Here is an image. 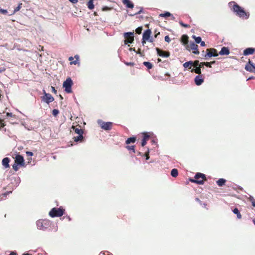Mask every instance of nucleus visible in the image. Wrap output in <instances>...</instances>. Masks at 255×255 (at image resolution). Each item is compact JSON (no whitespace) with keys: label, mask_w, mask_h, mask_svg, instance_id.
Here are the masks:
<instances>
[{"label":"nucleus","mask_w":255,"mask_h":255,"mask_svg":"<svg viewBox=\"0 0 255 255\" xmlns=\"http://www.w3.org/2000/svg\"><path fill=\"white\" fill-rule=\"evenodd\" d=\"M219 55L217 50L215 48H209L206 50V54L204 55V59L208 60V57H217Z\"/></svg>","instance_id":"obj_6"},{"label":"nucleus","mask_w":255,"mask_h":255,"mask_svg":"<svg viewBox=\"0 0 255 255\" xmlns=\"http://www.w3.org/2000/svg\"><path fill=\"white\" fill-rule=\"evenodd\" d=\"M249 200L251 202H252L253 200H255V199L254 198V197L252 196H250V197H249Z\"/></svg>","instance_id":"obj_57"},{"label":"nucleus","mask_w":255,"mask_h":255,"mask_svg":"<svg viewBox=\"0 0 255 255\" xmlns=\"http://www.w3.org/2000/svg\"><path fill=\"white\" fill-rule=\"evenodd\" d=\"M6 117H5V115H4V113H0V124L2 125V127H3L4 125L3 124V122L4 119H6Z\"/></svg>","instance_id":"obj_29"},{"label":"nucleus","mask_w":255,"mask_h":255,"mask_svg":"<svg viewBox=\"0 0 255 255\" xmlns=\"http://www.w3.org/2000/svg\"><path fill=\"white\" fill-rule=\"evenodd\" d=\"M189 46V49L193 50V53L195 54H199V51L198 50V46L194 42L192 41L190 42Z\"/></svg>","instance_id":"obj_13"},{"label":"nucleus","mask_w":255,"mask_h":255,"mask_svg":"<svg viewBox=\"0 0 255 255\" xmlns=\"http://www.w3.org/2000/svg\"><path fill=\"white\" fill-rule=\"evenodd\" d=\"M72 128L74 130L75 132L78 135H82L83 134V129L79 128H76L74 127H72Z\"/></svg>","instance_id":"obj_28"},{"label":"nucleus","mask_w":255,"mask_h":255,"mask_svg":"<svg viewBox=\"0 0 255 255\" xmlns=\"http://www.w3.org/2000/svg\"><path fill=\"white\" fill-rule=\"evenodd\" d=\"M179 24H180V25H181L182 26L185 27V28H188L190 26L189 25H188L187 24H185V23H183L182 21H180Z\"/></svg>","instance_id":"obj_42"},{"label":"nucleus","mask_w":255,"mask_h":255,"mask_svg":"<svg viewBox=\"0 0 255 255\" xmlns=\"http://www.w3.org/2000/svg\"><path fill=\"white\" fill-rule=\"evenodd\" d=\"M191 72H194L197 74L198 75L201 74L202 73L201 69L200 68L199 66L194 67L193 68L191 69Z\"/></svg>","instance_id":"obj_21"},{"label":"nucleus","mask_w":255,"mask_h":255,"mask_svg":"<svg viewBox=\"0 0 255 255\" xmlns=\"http://www.w3.org/2000/svg\"><path fill=\"white\" fill-rule=\"evenodd\" d=\"M51 90H52V92L54 93H56V90H55V88L54 87H51Z\"/></svg>","instance_id":"obj_54"},{"label":"nucleus","mask_w":255,"mask_h":255,"mask_svg":"<svg viewBox=\"0 0 255 255\" xmlns=\"http://www.w3.org/2000/svg\"><path fill=\"white\" fill-rule=\"evenodd\" d=\"M201 64L202 65H205L208 67L211 68L212 67L211 66V63L209 62H201Z\"/></svg>","instance_id":"obj_37"},{"label":"nucleus","mask_w":255,"mask_h":255,"mask_svg":"<svg viewBox=\"0 0 255 255\" xmlns=\"http://www.w3.org/2000/svg\"><path fill=\"white\" fill-rule=\"evenodd\" d=\"M255 51V48L252 47L247 48L244 50L243 54L247 56L253 54Z\"/></svg>","instance_id":"obj_16"},{"label":"nucleus","mask_w":255,"mask_h":255,"mask_svg":"<svg viewBox=\"0 0 255 255\" xmlns=\"http://www.w3.org/2000/svg\"><path fill=\"white\" fill-rule=\"evenodd\" d=\"M142 30V27L141 26L138 27L135 29V32L138 34H140L141 33Z\"/></svg>","instance_id":"obj_39"},{"label":"nucleus","mask_w":255,"mask_h":255,"mask_svg":"<svg viewBox=\"0 0 255 255\" xmlns=\"http://www.w3.org/2000/svg\"><path fill=\"white\" fill-rule=\"evenodd\" d=\"M9 255H17V254L15 252H11Z\"/></svg>","instance_id":"obj_59"},{"label":"nucleus","mask_w":255,"mask_h":255,"mask_svg":"<svg viewBox=\"0 0 255 255\" xmlns=\"http://www.w3.org/2000/svg\"><path fill=\"white\" fill-rule=\"evenodd\" d=\"M19 165V164H17V163H14V164L12 165V168L13 169L16 171L18 170V166Z\"/></svg>","instance_id":"obj_41"},{"label":"nucleus","mask_w":255,"mask_h":255,"mask_svg":"<svg viewBox=\"0 0 255 255\" xmlns=\"http://www.w3.org/2000/svg\"><path fill=\"white\" fill-rule=\"evenodd\" d=\"M135 140H136L135 137H134V136L130 137L126 140V143L127 144H129L130 143H134L135 142Z\"/></svg>","instance_id":"obj_25"},{"label":"nucleus","mask_w":255,"mask_h":255,"mask_svg":"<svg viewBox=\"0 0 255 255\" xmlns=\"http://www.w3.org/2000/svg\"><path fill=\"white\" fill-rule=\"evenodd\" d=\"M204 81V79L202 74L197 75L194 78V82L197 86L202 85Z\"/></svg>","instance_id":"obj_11"},{"label":"nucleus","mask_w":255,"mask_h":255,"mask_svg":"<svg viewBox=\"0 0 255 255\" xmlns=\"http://www.w3.org/2000/svg\"><path fill=\"white\" fill-rule=\"evenodd\" d=\"M15 163L19 164V166H24V160L23 157L20 154L16 155L15 158Z\"/></svg>","instance_id":"obj_12"},{"label":"nucleus","mask_w":255,"mask_h":255,"mask_svg":"<svg viewBox=\"0 0 255 255\" xmlns=\"http://www.w3.org/2000/svg\"><path fill=\"white\" fill-rule=\"evenodd\" d=\"M149 149H148V150L146 152H145V153L144 154V156L146 157V160H148L149 158Z\"/></svg>","instance_id":"obj_45"},{"label":"nucleus","mask_w":255,"mask_h":255,"mask_svg":"<svg viewBox=\"0 0 255 255\" xmlns=\"http://www.w3.org/2000/svg\"><path fill=\"white\" fill-rule=\"evenodd\" d=\"M252 202V205L254 206V207H255V200H253Z\"/></svg>","instance_id":"obj_63"},{"label":"nucleus","mask_w":255,"mask_h":255,"mask_svg":"<svg viewBox=\"0 0 255 255\" xmlns=\"http://www.w3.org/2000/svg\"><path fill=\"white\" fill-rule=\"evenodd\" d=\"M190 181L192 182H194V183H196L198 184H199V185H202L204 184V179H190Z\"/></svg>","instance_id":"obj_22"},{"label":"nucleus","mask_w":255,"mask_h":255,"mask_svg":"<svg viewBox=\"0 0 255 255\" xmlns=\"http://www.w3.org/2000/svg\"><path fill=\"white\" fill-rule=\"evenodd\" d=\"M110 9V8L107 6H105L102 8L103 11H108Z\"/></svg>","instance_id":"obj_49"},{"label":"nucleus","mask_w":255,"mask_h":255,"mask_svg":"<svg viewBox=\"0 0 255 255\" xmlns=\"http://www.w3.org/2000/svg\"><path fill=\"white\" fill-rule=\"evenodd\" d=\"M64 213V210L62 208H53L49 212V215L52 217H59L62 216Z\"/></svg>","instance_id":"obj_3"},{"label":"nucleus","mask_w":255,"mask_h":255,"mask_svg":"<svg viewBox=\"0 0 255 255\" xmlns=\"http://www.w3.org/2000/svg\"><path fill=\"white\" fill-rule=\"evenodd\" d=\"M143 64L148 69H151L152 67H153V65L152 64L149 62H148V61H145L143 63Z\"/></svg>","instance_id":"obj_33"},{"label":"nucleus","mask_w":255,"mask_h":255,"mask_svg":"<svg viewBox=\"0 0 255 255\" xmlns=\"http://www.w3.org/2000/svg\"><path fill=\"white\" fill-rule=\"evenodd\" d=\"M14 180L16 181V186H17L20 182V178L19 177H17L16 178H14Z\"/></svg>","instance_id":"obj_44"},{"label":"nucleus","mask_w":255,"mask_h":255,"mask_svg":"<svg viewBox=\"0 0 255 255\" xmlns=\"http://www.w3.org/2000/svg\"><path fill=\"white\" fill-rule=\"evenodd\" d=\"M51 225V222L47 219H39L36 222L37 229L43 231L47 230Z\"/></svg>","instance_id":"obj_2"},{"label":"nucleus","mask_w":255,"mask_h":255,"mask_svg":"<svg viewBox=\"0 0 255 255\" xmlns=\"http://www.w3.org/2000/svg\"><path fill=\"white\" fill-rule=\"evenodd\" d=\"M195 179H198L200 178L202 179H205V175L204 174L201 173H197L194 177Z\"/></svg>","instance_id":"obj_27"},{"label":"nucleus","mask_w":255,"mask_h":255,"mask_svg":"<svg viewBox=\"0 0 255 255\" xmlns=\"http://www.w3.org/2000/svg\"><path fill=\"white\" fill-rule=\"evenodd\" d=\"M245 69L249 72H255V65L250 60H249L248 63L245 66Z\"/></svg>","instance_id":"obj_10"},{"label":"nucleus","mask_w":255,"mask_h":255,"mask_svg":"<svg viewBox=\"0 0 255 255\" xmlns=\"http://www.w3.org/2000/svg\"><path fill=\"white\" fill-rule=\"evenodd\" d=\"M193 62H194V67L199 66V65L200 63L198 60H195V61H193Z\"/></svg>","instance_id":"obj_47"},{"label":"nucleus","mask_w":255,"mask_h":255,"mask_svg":"<svg viewBox=\"0 0 255 255\" xmlns=\"http://www.w3.org/2000/svg\"><path fill=\"white\" fill-rule=\"evenodd\" d=\"M164 39H165V41L168 43H169L170 42V39L168 35L165 36Z\"/></svg>","instance_id":"obj_48"},{"label":"nucleus","mask_w":255,"mask_h":255,"mask_svg":"<svg viewBox=\"0 0 255 255\" xmlns=\"http://www.w3.org/2000/svg\"><path fill=\"white\" fill-rule=\"evenodd\" d=\"M11 193H12V191H7V192H5V193H3L1 195L3 197L5 198V197H6L7 195H8Z\"/></svg>","instance_id":"obj_46"},{"label":"nucleus","mask_w":255,"mask_h":255,"mask_svg":"<svg viewBox=\"0 0 255 255\" xmlns=\"http://www.w3.org/2000/svg\"><path fill=\"white\" fill-rule=\"evenodd\" d=\"M74 141L78 142H81L82 141L83 139H84V136L83 134L82 135H78L77 136H75L73 138Z\"/></svg>","instance_id":"obj_23"},{"label":"nucleus","mask_w":255,"mask_h":255,"mask_svg":"<svg viewBox=\"0 0 255 255\" xmlns=\"http://www.w3.org/2000/svg\"><path fill=\"white\" fill-rule=\"evenodd\" d=\"M73 81L71 78H67L63 83V87L64 88L65 91L67 93H71L72 91V86L73 85Z\"/></svg>","instance_id":"obj_4"},{"label":"nucleus","mask_w":255,"mask_h":255,"mask_svg":"<svg viewBox=\"0 0 255 255\" xmlns=\"http://www.w3.org/2000/svg\"><path fill=\"white\" fill-rule=\"evenodd\" d=\"M126 148L128 150H132L133 152H135V149H134V145H128L126 146Z\"/></svg>","instance_id":"obj_36"},{"label":"nucleus","mask_w":255,"mask_h":255,"mask_svg":"<svg viewBox=\"0 0 255 255\" xmlns=\"http://www.w3.org/2000/svg\"><path fill=\"white\" fill-rule=\"evenodd\" d=\"M87 5L88 8L89 9L92 10V9H94V0H89L87 3Z\"/></svg>","instance_id":"obj_24"},{"label":"nucleus","mask_w":255,"mask_h":255,"mask_svg":"<svg viewBox=\"0 0 255 255\" xmlns=\"http://www.w3.org/2000/svg\"><path fill=\"white\" fill-rule=\"evenodd\" d=\"M77 63V60H75L74 61H71L70 62V64H74V65H76Z\"/></svg>","instance_id":"obj_58"},{"label":"nucleus","mask_w":255,"mask_h":255,"mask_svg":"<svg viewBox=\"0 0 255 255\" xmlns=\"http://www.w3.org/2000/svg\"><path fill=\"white\" fill-rule=\"evenodd\" d=\"M226 180L223 178H220L217 181V184L219 186H223L226 183Z\"/></svg>","instance_id":"obj_26"},{"label":"nucleus","mask_w":255,"mask_h":255,"mask_svg":"<svg viewBox=\"0 0 255 255\" xmlns=\"http://www.w3.org/2000/svg\"><path fill=\"white\" fill-rule=\"evenodd\" d=\"M98 124L101 127V128L105 130H109L112 128L113 123L110 122H105L102 120H98L97 121Z\"/></svg>","instance_id":"obj_5"},{"label":"nucleus","mask_w":255,"mask_h":255,"mask_svg":"<svg viewBox=\"0 0 255 255\" xmlns=\"http://www.w3.org/2000/svg\"><path fill=\"white\" fill-rule=\"evenodd\" d=\"M192 37L195 40V41L197 44H199L202 41V38L200 36L197 37L195 35H193Z\"/></svg>","instance_id":"obj_32"},{"label":"nucleus","mask_w":255,"mask_h":255,"mask_svg":"<svg viewBox=\"0 0 255 255\" xmlns=\"http://www.w3.org/2000/svg\"><path fill=\"white\" fill-rule=\"evenodd\" d=\"M183 66L185 68H189L190 67V65H189L187 62L184 63Z\"/></svg>","instance_id":"obj_51"},{"label":"nucleus","mask_w":255,"mask_h":255,"mask_svg":"<svg viewBox=\"0 0 255 255\" xmlns=\"http://www.w3.org/2000/svg\"><path fill=\"white\" fill-rule=\"evenodd\" d=\"M178 175V170L176 168H173L171 171V175L173 177H176Z\"/></svg>","instance_id":"obj_30"},{"label":"nucleus","mask_w":255,"mask_h":255,"mask_svg":"<svg viewBox=\"0 0 255 255\" xmlns=\"http://www.w3.org/2000/svg\"><path fill=\"white\" fill-rule=\"evenodd\" d=\"M188 38H189L188 36L187 35L184 34L181 36V42L183 43V44L184 45L186 46V49L188 50V51H190L189 46V45H188Z\"/></svg>","instance_id":"obj_14"},{"label":"nucleus","mask_w":255,"mask_h":255,"mask_svg":"<svg viewBox=\"0 0 255 255\" xmlns=\"http://www.w3.org/2000/svg\"><path fill=\"white\" fill-rule=\"evenodd\" d=\"M155 50L157 55L160 57L167 58L170 56V53L168 51L162 50L159 48H156Z\"/></svg>","instance_id":"obj_9"},{"label":"nucleus","mask_w":255,"mask_h":255,"mask_svg":"<svg viewBox=\"0 0 255 255\" xmlns=\"http://www.w3.org/2000/svg\"><path fill=\"white\" fill-rule=\"evenodd\" d=\"M59 111L57 109H54L52 111V115L54 117H56L58 115V114H59Z\"/></svg>","instance_id":"obj_38"},{"label":"nucleus","mask_w":255,"mask_h":255,"mask_svg":"<svg viewBox=\"0 0 255 255\" xmlns=\"http://www.w3.org/2000/svg\"><path fill=\"white\" fill-rule=\"evenodd\" d=\"M137 54H139L140 56H142L143 55L142 54L141 52H140V49H138L137 51L135 52Z\"/></svg>","instance_id":"obj_53"},{"label":"nucleus","mask_w":255,"mask_h":255,"mask_svg":"<svg viewBox=\"0 0 255 255\" xmlns=\"http://www.w3.org/2000/svg\"><path fill=\"white\" fill-rule=\"evenodd\" d=\"M233 212L235 214L237 215V218L238 219H241L242 218V215L237 208H234L233 210Z\"/></svg>","instance_id":"obj_31"},{"label":"nucleus","mask_w":255,"mask_h":255,"mask_svg":"<svg viewBox=\"0 0 255 255\" xmlns=\"http://www.w3.org/2000/svg\"><path fill=\"white\" fill-rule=\"evenodd\" d=\"M218 54L221 55H228L230 54V50L227 47H223Z\"/></svg>","instance_id":"obj_17"},{"label":"nucleus","mask_w":255,"mask_h":255,"mask_svg":"<svg viewBox=\"0 0 255 255\" xmlns=\"http://www.w3.org/2000/svg\"><path fill=\"white\" fill-rule=\"evenodd\" d=\"M72 3H76L78 2V0H69Z\"/></svg>","instance_id":"obj_55"},{"label":"nucleus","mask_w":255,"mask_h":255,"mask_svg":"<svg viewBox=\"0 0 255 255\" xmlns=\"http://www.w3.org/2000/svg\"><path fill=\"white\" fill-rule=\"evenodd\" d=\"M200 45L201 46H206V44L204 41H201V42H200Z\"/></svg>","instance_id":"obj_56"},{"label":"nucleus","mask_w":255,"mask_h":255,"mask_svg":"<svg viewBox=\"0 0 255 255\" xmlns=\"http://www.w3.org/2000/svg\"><path fill=\"white\" fill-rule=\"evenodd\" d=\"M123 3L127 8H132L134 7L133 3L130 0H123Z\"/></svg>","instance_id":"obj_19"},{"label":"nucleus","mask_w":255,"mask_h":255,"mask_svg":"<svg viewBox=\"0 0 255 255\" xmlns=\"http://www.w3.org/2000/svg\"><path fill=\"white\" fill-rule=\"evenodd\" d=\"M125 38H127L125 40V44H127L128 43H132L134 40L133 32H125L124 34Z\"/></svg>","instance_id":"obj_8"},{"label":"nucleus","mask_w":255,"mask_h":255,"mask_svg":"<svg viewBox=\"0 0 255 255\" xmlns=\"http://www.w3.org/2000/svg\"><path fill=\"white\" fill-rule=\"evenodd\" d=\"M22 3H19L18 5L14 8L13 13H15V12H17L20 10V9L21 8Z\"/></svg>","instance_id":"obj_35"},{"label":"nucleus","mask_w":255,"mask_h":255,"mask_svg":"<svg viewBox=\"0 0 255 255\" xmlns=\"http://www.w3.org/2000/svg\"><path fill=\"white\" fill-rule=\"evenodd\" d=\"M147 40H148L150 42H153V39L152 37H150L149 38V39H148Z\"/></svg>","instance_id":"obj_62"},{"label":"nucleus","mask_w":255,"mask_h":255,"mask_svg":"<svg viewBox=\"0 0 255 255\" xmlns=\"http://www.w3.org/2000/svg\"><path fill=\"white\" fill-rule=\"evenodd\" d=\"M146 40H143V38H142L141 42L142 45H144V44L146 43Z\"/></svg>","instance_id":"obj_61"},{"label":"nucleus","mask_w":255,"mask_h":255,"mask_svg":"<svg viewBox=\"0 0 255 255\" xmlns=\"http://www.w3.org/2000/svg\"><path fill=\"white\" fill-rule=\"evenodd\" d=\"M12 116V114L11 113H7L5 115V117H6V119L9 117H11Z\"/></svg>","instance_id":"obj_52"},{"label":"nucleus","mask_w":255,"mask_h":255,"mask_svg":"<svg viewBox=\"0 0 255 255\" xmlns=\"http://www.w3.org/2000/svg\"><path fill=\"white\" fill-rule=\"evenodd\" d=\"M151 33V31L149 29L145 30L142 35L143 40H147L148 39H149Z\"/></svg>","instance_id":"obj_15"},{"label":"nucleus","mask_w":255,"mask_h":255,"mask_svg":"<svg viewBox=\"0 0 255 255\" xmlns=\"http://www.w3.org/2000/svg\"><path fill=\"white\" fill-rule=\"evenodd\" d=\"M22 255H32L31 254H29L28 253H24L22 254Z\"/></svg>","instance_id":"obj_64"},{"label":"nucleus","mask_w":255,"mask_h":255,"mask_svg":"<svg viewBox=\"0 0 255 255\" xmlns=\"http://www.w3.org/2000/svg\"><path fill=\"white\" fill-rule=\"evenodd\" d=\"M143 137L141 141V146H144L146 145L147 140L149 138V135L146 132H144L143 133Z\"/></svg>","instance_id":"obj_18"},{"label":"nucleus","mask_w":255,"mask_h":255,"mask_svg":"<svg viewBox=\"0 0 255 255\" xmlns=\"http://www.w3.org/2000/svg\"><path fill=\"white\" fill-rule=\"evenodd\" d=\"M26 154L28 156H32L33 155V152H32L31 151H26Z\"/></svg>","instance_id":"obj_50"},{"label":"nucleus","mask_w":255,"mask_h":255,"mask_svg":"<svg viewBox=\"0 0 255 255\" xmlns=\"http://www.w3.org/2000/svg\"><path fill=\"white\" fill-rule=\"evenodd\" d=\"M10 159L8 157H4L2 160V165L5 168H8L9 167V163Z\"/></svg>","instance_id":"obj_20"},{"label":"nucleus","mask_w":255,"mask_h":255,"mask_svg":"<svg viewBox=\"0 0 255 255\" xmlns=\"http://www.w3.org/2000/svg\"><path fill=\"white\" fill-rule=\"evenodd\" d=\"M125 64L128 65V66H129V65H133V63H131V62H126Z\"/></svg>","instance_id":"obj_60"},{"label":"nucleus","mask_w":255,"mask_h":255,"mask_svg":"<svg viewBox=\"0 0 255 255\" xmlns=\"http://www.w3.org/2000/svg\"><path fill=\"white\" fill-rule=\"evenodd\" d=\"M171 15H172L171 13L168 11H165V12L159 14V16L163 17H167L169 16H171Z\"/></svg>","instance_id":"obj_34"},{"label":"nucleus","mask_w":255,"mask_h":255,"mask_svg":"<svg viewBox=\"0 0 255 255\" xmlns=\"http://www.w3.org/2000/svg\"><path fill=\"white\" fill-rule=\"evenodd\" d=\"M230 7H232L233 11L240 17L248 19L249 17L250 14L246 12L243 8L238 5L235 1H231L229 3Z\"/></svg>","instance_id":"obj_1"},{"label":"nucleus","mask_w":255,"mask_h":255,"mask_svg":"<svg viewBox=\"0 0 255 255\" xmlns=\"http://www.w3.org/2000/svg\"><path fill=\"white\" fill-rule=\"evenodd\" d=\"M188 63L189 64V65H190L189 67V69H192V67H194V62L193 61H187Z\"/></svg>","instance_id":"obj_43"},{"label":"nucleus","mask_w":255,"mask_h":255,"mask_svg":"<svg viewBox=\"0 0 255 255\" xmlns=\"http://www.w3.org/2000/svg\"><path fill=\"white\" fill-rule=\"evenodd\" d=\"M43 91L44 96L41 97L42 101L47 104H49L50 103H51L54 101V98L50 94L46 93L45 90H43Z\"/></svg>","instance_id":"obj_7"},{"label":"nucleus","mask_w":255,"mask_h":255,"mask_svg":"<svg viewBox=\"0 0 255 255\" xmlns=\"http://www.w3.org/2000/svg\"><path fill=\"white\" fill-rule=\"evenodd\" d=\"M143 12V9L142 8H141L137 12L133 13V14H129V16H133L136 14H140Z\"/></svg>","instance_id":"obj_40"}]
</instances>
